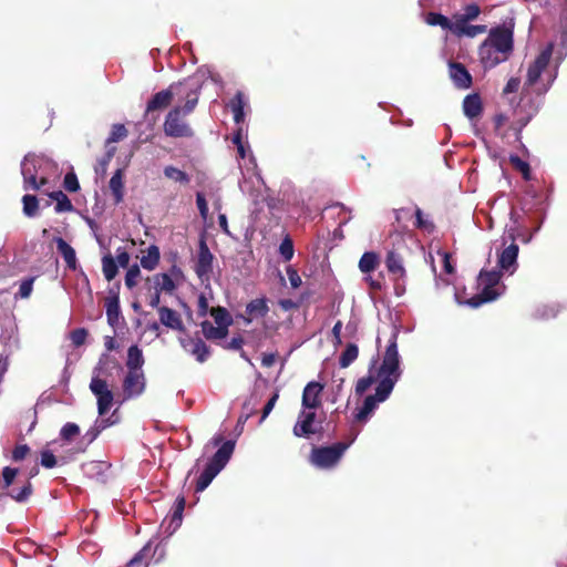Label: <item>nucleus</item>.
<instances>
[{
  "instance_id": "f257e3e1",
  "label": "nucleus",
  "mask_w": 567,
  "mask_h": 567,
  "mask_svg": "<svg viewBox=\"0 0 567 567\" xmlns=\"http://www.w3.org/2000/svg\"><path fill=\"white\" fill-rule=\"evenodd\" d=\"M398 336L399 332L394 330L386 346L382 363L378 369L379 384H377L375 393L364 399L362 406L354 416L355 421L360 423L367 422L377 409L378 403L384 402L390 396L395 383L402 374L396 342Z\"/></svg>"
},
{
  "instance_id": "f03ea898",
  "label": "nucleus",
  "mask_w": 567,
  "mask_h": 567,
  "mask_svg": "<svg viewBox=\"0 0 567 567\" xmlns=\"http://www.w3.org/2000/svg\"><path fill=\"white\" fill-rule=\"evenodd\" d=\"M553 43H549L528 65L520 100L514 109V121L511 124V130L514 131L517 141L522 138L523 128L538 112V104L529 94L528 89L536 85L543 72L547 69L553 54Z\"/></svg>"
},
{
  "instance_id": "7ed1b4c3",
  "label": "nucleus",
  "mask_w": 567,
  "mask_h": 567,
  "mask_svg": "<svg viewBox=\"0 0 567 567\" xmlns=\"http://www.w3.org/2000/svg\"><path fill=\"white\" fill-rule=\"evenodd\" d=\"M200 87L202 85L198 84L194 90H189V93L182 91L183 102L172 107L165 116L163 131L166 136L174 138H190L194 136V131L186 121V116L195 110L199 100Z\"/></svg>"
},
{
  "instance_id": "20e7f679",
  "label": "nucleus",
  "mask_w": 567,
  "mask_h": 567,
  "mask_svg": "<svg viewBox=\"0 0 567 567\" xmlns=\"http://www.w3.org/2000/svg\"><path fill=\"white\" fill-rule=\"evenodd\" d=\"M199 83L194 79H185L177 83H172L167 89L155 93L146 104L144 112V120L147 122L155 123L157 121L156 112H162L167 109L174 99L177 97V102H183L182 91L189 93V90H194Z\"/></svg>"
},
{
  "instance_id": "39448f33",
  "label": "nucleus",
  "mask_w": 567,
  "mask_h": 567,
  "mask_svg": "<svg viewBox=\"0 0 567 567\" xmlns=\"http://www.w3.org/2000/svg\"><path fill=\"white\" fill-rule=\"evenodd\" d=\"M104 364H112L114 368L121 369L118 361L107 353H103L100 357L99 363L94 369V373L96 375L91 379L90 390L97 400V412L101 416L105 415L110 411L114 401L113 392L109 389L106 381L100 378L102 373V365Z\"/></svg>"
},
{
  "instance_id": "423d86ee",
  "label": "nucleus",
  "mask_w": 567,
  "mask_h": 567,
  "mask_svg": "<svg viewBox=\"0 0 567 567\" xmlns=\"http://www.w3.org/2000/svg\"><path fill=\"white\" fill-rule=\"evenodd\" d=\"M501 272L496 270H482L477 277V286L482 288L481 292L470 298L466 303L477 308L485 302L495 300L499 292L496 290L501 281Z\"/></svg>"
},
{
  "instance_id": "0eeeda50",
  "label": "nucleus",
  "mask_w": 567,
  "mask_h": 567,
  "mask_svg": "<svg viewBox=\"0 0 567 567\" xmlns=\"http://www.w3.org/2000/svg\"><path fill=\"white\" fill-rule=\"evenodd\" d=\"M349 446L350 443L346 442H338L330 446H315L310 455L311 463L320 468H330L340 461Z\"/></svg>"
},
{
  "instance_id": "6e6552de",
  "label": "nucleus",
  "mask_w": 567,
  "mask_h": 567,
  "mask_svg": "<svg viewBox=\"0 0 567 567\" xmlns=\"http://www.w3.org/2000/svg\"><path fill=\"white\" fill-rule=\"evenodd\" d=\"M380 265V257L374 251H365L359 260V269L362 274H368L365 278L369 287L373 291L382 290L384 286V275L380 272L377 277H372L370 274L374 271Z\"/></svg>"
},
{
  "instance_id": "1a4fd4ad",
  "label": "nucleus",
  "mask_w": 567,
  "mask_h": 567,
  "mask_svg": "<svg viewBox=\"0 0 567 567\" xmlns=\"http://www.w3.org/2000/svg\"><path fill=\"white\" fill-rule=\"evenodd\" d=\"M484 43H489L491 47L498 50V53H504L509 58L514 50L513 30L504 25L493 28Z\"/></svg>"
},
{
  "instance_id": "9d476101",
  "label": "nucleus",
  "mask_w": 567,
  "mask_h": 567,
  "mask_svg": "<svg viewBox=\"0 0 567 567\" xmlns=\"http://www.w3.org/2000/svg\"><path fill=\"white\" fill-rule=\"evenodd\" d=\"M43 158L40 156L29 153L21 162V175L23 177V189L30 190V188H37L38 174L42 167Z\"/></svg>"
},
{
  "instance_id": "9b49d317",
  "label": "nucleus",
  "mask_w": 567,
  "mask_h": 567,
  "mask_svg": "<svg viewBox=\"0 0 567 567\" xmlns=\"http://www.w3.org/2000/svg\"><path fill=\"white\" fill-rule=\"evenodd\" d=\"M214 255L210 252L204 238L199 240L195 272L202 284L209 282L213 272Z\"/></svg>"
},
{
  "instance_id": "f8f14e48",
  "label": "nucleus",
  "mask_w": 567,
  "mask_h": 567,
  "mask_svg": "<svg viewBox=\"0 0 567 567\" xmlns=\"http://www.w3.org/2000/svg\"><path fill=\"white\" fill-rule=\"evenodd\" d=\"M146 386V378L143 371H127L123 380L124 399H132L141 395Z\"/></svg>"
},
{
  "instance_id": "ddd939ff",
  "label": "nucleus",
  "mask_w": 567,
  "mask_h": 567,
  "mask_svg": "<svg viewBox=\"0 0 567 567\" xmlns=\"http://www.w3.org/2000/svg\"><path fill=\"white\" fill-rule=\"evenodd\" d=\"M107 323L115 328L118 324L121 309H120V282L115 284L109 290V296L105 298L104 302Z\"/></svg>"
},
{
  "instance_id": "4468645a",
  "label": "nucleus",
  "mask_w": 567,
  "mask_h": 567,
  "mask_svg": "<svg viewBox=\"0 0 567 567\" xmlns=\"http://www.w3.org/2000/svg\"><path fill=\"white\" fill-rule=\"evenodd\" d=\"M210 442L214 446L220 445V447L216 451L209 461L224 468L234 453L235 441L228 440L224 442L223 435L218 434L215 435Z\"/></svg>"
},
{
  "instance_id": "2eb2a0df",
  "label": "nucleus",
  "mask_w": 567,
  "mask_h": 567,
  "mask_svg": "<svg viewBox=\"0 0 567 567\" xmlns=\"http://www.w3.org/2000/svg\"><path fill=\"white\" fill-rule=\"evenodd\" d=\"M478 55L484 69H493L509 59L504 53H498V50L491 47L489 43L484 42L478 48Z\"/></svg>"
},
{
  "instance_id": "dca6fc26",
  "label": "nucleus",
  "mask_w": 567,
  "mask_h": 567,
  "mask_svg": "<svg viewBox=\"0 0 567 567\" xmlns=\"http://www.w3.org/2000/svg\"><path fill=\"white\" fill-rule=\"evenodd\" d=\"M181 346L199 363H204L210 355V348L198 337L181 339Z\"/></svg>"
},
{
  "instance_id": "f3484780",
  "label": "nucleus",
  "mask_w": 567,
  "mask_h": 567,
  "mask_svg": "<svg viewBox=\"0 0 567 567\" xmlns=\"http://www.w3.org/2000/svg\"><path fill=\"white\" fill-rule=\"evenodd\" d=\"M323 385L317 381L309 382L302 392V406L306 409H318L321 406V394Z\"/></svg>"
},
{
  "instance_id": "a211bd4d",
  "label": "nucleus",
  "mask_w": 567,
  "mask_h": 567,
  "mask_svg": "<svg viewBox=\"0 0 567 567\" xmlns=\"http://www.w3.org/2000/svg\"><path fill=\"white\" fill-rule=\"evenodd\" d=\"M385 267L391 279H405L406 270L404 268L403 257L395 250H389L385 257Z\"/></svg>"
},
{
  "instance_id": "6ab92c4d",
  "label": "nucleus",
  "mask_w": 567,
  "mask_h": 567,
  "mask_svg": "<svg viewBox=\"0 0 567 567\" xmlns=\"http://www.w3.org/2000/svg\"><path fill=\"white\" fill-rule=\"evenodd\" d=\"M449 73L456 87L468 89L472 85V75L464 64L451 62L449 64Z\"/></svg>"
},
{
  "instance_id": "aec40b11",
  "label": "nucleus",
  "mask_w": 567,
  "mask_h": 567,
  "mask_svg": "<svg viewBox=\"0 0 567 567\" xmlns=\"http://www.w3.org/2000/svg\"><path fill=\"white\" fill-rule=\"evenodd\" d=\"M159 321L165 327L176 330V331H185V326L179 313L166 306L158 308Z\"/></svg>"
},
{
  "instance_id": "412c9836",
  "label": "nucleus",
  "mask_w": 567,
  "mask_h": 567,
  "mask_svg": "<svg viewBox=\"0 0 567 567\" xmlns=\"http://www.w3.org/2000/svg\"><path fill=\"white\" fill-rule=\"evenodd\" d=\"M300 417L302 420H299L295 426H293V434L298 437H308L311 434L316 433V430L313 427V422L316 420V413L315 412H301Z\"/></svg>"
},
{
  "instance_id": "4be33fe9",
  "label": "nucleus",
  "mask_w": 567,
  "mask_h": 567,
  "mask_svg": "<svg viewBox=\"0 0 567 567\" xmlns=\"http://www.w3.org/2000/svg\"><path fill=\"white\" fill-rule=\"evenodd\" d=\"M269 307L266 298H257L251 300L246 306V315L244 320L246 323H250L254 318H264L268 315Z\"/></svg>"
},
{
  "instance_id": "5701e85b",
  "label": "nucleus",
  "mask_w": 567,
  "mask_h": 567,
  "mask_svg": "<svg viewBox=\"0 0 567 567\" xmlns=\"http://www.w3.org/2000/svg\"><path fill=\"white\" fill-rule=\"evenodd\" d=\"M153 284V287H148V290L157 289L158 291L173 292L176 289V285L172 277L167 274H155L152 277L146 278V285Z\"/></svg>"
},
{
  "instance_id": "b1692460",
  "label": "nucleus",
  "mask_w": 567,
  "mask_h": 567,
  "mask_svg": "<svg viewBox=\"0 0 567 567\" xmlns=\"http://www.w3.org/2000/svg\"><path fill=\"white\" fill-rule=\"evenodd\" d=\"M54 241L56 244V249L63 257L68 268L71 270H76L78 262L73 247L69 245L62 237L54 238Z\"/></svg>"
},
{
  "instance_id": "393cba45",
  "label": "nucleus",
  "mask_w": 567,
  "mask_h": 567,
  "mask_svg": "<svg viewBox=\"0 0 567 567\" xmlns=\"http://www.w3.org/2000/svg\"><path fill=\"white\" fill-rule=\"evenodd\" d=\"M463 111L468 118H475L483 112L482 99L477 93L465 96L463 101Z\"/></svg>"
},
{
  "instance_id": "a878e982",
  "label": "nucleus",
  "mask_w": 567,
  "mask_h": 567,
  "mask_svg": "<svg viewBox=\"0 0 567 567\" xmlns=\"http://www.w3.org/2000/svg\"><path fill=\"white\" fill-rule=\"evenodd\" d=\"M114 203L120 204L124 199V171L118 168L115 171L109 183Z\"/></svg>"
},
{
  "instance_id": "bb28decb",
  "label": "nucleus",
  "mask_w": 567,
  "mask_h": 567,
  "mask_svg": "<svg viewBox=\"0 0 567 567\" xmlns=\"http://www.w3.org/2000/svg\"><path fill=\"white\" fill-rule=\"evenodd\" d=\"M518 250V245L512 243L501 252L498 257V266L501 267V269L509 270L512 267L516 265Z\"/></svg>"
},
{
  "instance_id": "cd10ccee",
  "label": "nucleus",
  "mask_w": 567,
  "mask_h": 567,
  "mask_svg": "<svg viewBox=\"0 0 567 567\" xmlns=\"http://www.w3.org/2000/svg\"><path fill=\"white\" fill-rule=\"evenodd\" d=\"M202 332L207 340H223L228 336L229 328L214 326L210 321L204 320L200 323Z\"/></svg>"
},
{
  "instance_id": "c85d7f7f",
  "label": "nucleus",
  "mask_w": 567,
  "mask_h": 567,
  "mask_svg": "<svg viewBox=\"0 0 567 567\" xmlns=\"http://www.w3.org/2000/svg\"><path fill=\"white\" fill-rule=\"evenodd\" d=\"M144 355L137 344H133L127 350L126 368L127 371H143Z\"/></svg>"
},
{
  "instance_id": "c756f323",
  "label": "nucleus",
  "mask_w": 567,
  "mask_h": 567,
  "mask_svg": "<svg viewBox=\"0 0 567 567\" xmlns=\"http://www.w3.org/2000/svg\"><path fill=\"white\" fill-rule=\"evenodd\" d=\"M161 258L159 248L156 245H151L147 248V254L141 258V266L146 270H154Z\"/></svg>"
},
{
  "instance_id": "7c9ffc66",
  "label": "nucleus",
  "mask_w": 567,
  "mask_h": 567,
  "mask_svg": "<svg viewBox=\"0 0 567 567\" xmlns=\"http://www.w3.org/2000/svg\"><path fill=\"white\" fill-rule=\"evenodd\" d=\"M49 197L55 200L54 210L56 213H66L74 209L73 204L62 190H55L49 194Z\"/></svg>"
},
{
  "instance_id": "2f4dec72",
  "label": "nucleus",
  "mask_w": 567,
  "mask_h": 567,
  "mask_svg": "<svg viewBox=\"0 0 567 567\" xmlns=\"http://www.w3.org/2000/svg\"><path fill=\"white\" fill-rule=\"evenodd\" d=\"M209 315L214 318L217 326L229 328L234 322L233 317L228 310L221 306L210 308Z\"/></svg>"
},
{
  "instance_id": "473e14b6",
  "label": "nucleus",
  "mask_w": 567,
  "mask_h": 567,
  "mask_svg": "<svg viewBox=\"0 0 567 567\" xmlns=\"http://www.w3.org/2000/svg\"><path fill=\"white\" fill-rule=\"evenodd\" d=\"M163 173L166 178L181 185H188L190 182V177L186 172L173 165L165 166Z\"/></svg>"
},
{
  "instance_id": "72a5a7b5",
  "label": "nucleus",
  "mask_w": 567,
  "mask_h": 567,
  "mask_svg": "<svg viewBox=\"0 0 567 567\" xmlns=\"http://www.w3.org/2000/svg\"><path fill=\"white\" fill-rule=\"evenodd\" d=\"M359 355V348L354 343H348L339 358L340 368H348Z\"/></svg>"
},
{
  "instance_id": "f704fd0d",
  "label": "nucleus",
  "mask_w": 567,
  "mask_h": 567,
  "mask_svg": "<svg viewBox=\"0 0 567 567\" xmlns=\"http://www.w3.org/2000/svg\"><path fill=\"white\" fill-rule=\"evenodd\" d=\"M152 549V544L148 542L140 549L134 557L127 563L126 567H148L147 558Z\"/></svg>"
},
{
  "instance_id": "c9c22d12",
  "label": "nucleus",
  "mask_w": 567,
  "mask_h": 567,
  "mask_svg": "<svg viewBox=\"0 0 567 567\" xmlns=\"http://www.w3.org/2000/svg\"><path fill=\"white\" fill-rule=\"evenodd\" d=\"M102 270L107 281H111L116 277L118 272V266L111 254L103 256Z\"/></svg>"
},
{
  "instance_id": "e433bc0d",
  "label": "nucleus",
  "mask_w": 567,
  "mask_h": 567,
  "mask_svg": "<svg viewBox=\"0 0 567 567\" xmlns=\"http://www.w3.org/2000/svg\"><path fill=\"white\" fill-rule=\"evenodd\" d=\"M22 206L23 214L29 218L35 217L39 213V200L35 195H24Z\"/></svg>"
},
{
  "instance_id": "4c0bfd02",
  "label": "nucleus",
  "mask_w": 567,
  "mask_h": 567,
  "mask_svg": "<svg viewBox=\"0 0 567 567\" xmlns=\"http://www.w3.org/2000/svg\"><path fill=\"white\" fill-rule=\"evenodd\" d=\"M509 163L513 165V167L516 171L522 173L523 178L525 181H530L532 179L530 166H529V164L526 161L522 159L518 155H511Z\"/></svg>"
},
{
  "instance_id": "58836bf2",
  "label": "nucleus",
  "mask_w": 567,
  "mask_h": 567,
  "mask_svg": "<svg viewBox=\"0 0 567 567\" xmlns=\"http://www.w3.org/2000/svg\"><path fill=\"white\" fill-rule=\"evenodd\" d=\"M378 382L379 383V379H378V372L374 374H369L367 377H363V378H360L358 381H357V384H355V394L357 395H362L363 393H365L370 386Z\"/></svg>"
},
{
  "instance_id": "ea45409f",
  "label": "nucleus",
  "mask_w": 567,
  "mask_h": 567,
  "mask_svg": "<svg viewBox=\"0 0 567 567\" xmlns=\"http://www.w3.org/2000/svg\"><path fill=\"white\" fill-rule=\"evenodd\" d=\"M425 22L429 25H439L444 30H447V28L450 27V19L439 12H429L425 17Z\"/></svg>"
},
{
  "instance_id": "a19ab883",
  "label": "nucleus",
  "mask_w": 567,
  "mask_h": 567,
  "mask_svg": "<svg viewBox=\"0 0 567 567\" xmlns=\"http://www.w3.org/2000/svg\"><path fill=\"white\" fill-rule=\"evenodd\" d=\"M80 434V427L78 424L68 422L60 430V436L63 441L70 443L75 436Z\"/></svg>"
},
{
  "instance_id": "79ce46f5",
  "label": "nucleus",
  "mask_w": 567,
  "mask_h": 567,
  "mask_svg": "<svg viewBox=\"0 0 567 567\" xmlns=\"http://www.w3.org/2000/svg\"><path fill=\"white\" fill-rule=\"evenodd\" d=\"M128 132L124 124H114L106 140V145L117 143L127 136Z\"/></svg>"
},
{
  "instance_id": "37998d69",
  "label": "nucleus",
  "mask_w": 567,
  "mask_h": 567,
  "mask_svg": "<svg viewBox=\"0 0 567 567\" xmlns=\"http://www.w3.org/2000/svg\"><path fill=\"white\" fill-rule=\"evenodd\" d=\"M141 276V269L137 264H134L128 267L125 275V286L128 289H133L137 285V280Z\"/></svg>"
},
{
  "instance_id": "c03bdc74",
  "label": "nucleus",
  "mask_w": 567,
  "mask_h": 567,
  "mask_svg": "<svg viewBox=\"0 0 567 567\" xmlns=\"http://www.w3.org/2000/svg\"><path fill=\"white\" fill-rule=\"evenodd\" d=\"M246 104L247 103L244 92L237 91L234 97L229 101L228 107L233 113H239L244 112Z\"/></svg>"
},
{
  "instance_id": "a18cd8bd",
  "label": "nucleus",
  "mask_w": 567,
  "mask_h": 567,
  "mask_svg": "<svg viewBox=\"0 0 567 567\" xmlns=\"http://www.w3.org/2000/svg\"><path fill=\"white\" fill-rule=\"evenodd\" d=\"M279 252L285 261H289L293 257V243L289 236L285 237L279 246Z\"/></svg>"
},
{
  "instance_id": "49530a36",
  "label": "nucleus",
  "mask_w": 567,
  "mask_h": 567,
  "mask_svg": "<svg viewBox=\"0 0 567 567\" xmlns=\"http://www.w3.org/2000/svg\"><path fill=\"white\" fill-rule=\"evenodd\" d=\"M115 151H116L115 147L107 150V152L104 154V156L99 159L97 166L95 167V172L97 174H100L102 176L105 175L107 166H109L111 159L113 158Z\"/></svg>"
},
{
  "instance_id": "de8ad7c7",
  "label": "nucleus",
  "mask_w": 567,
  "mask_h": 567,
  "mask_svg": "<svg viewBox=\"0 0 567 567\" xmlns=\"http://www.w3.org/2000/svg\"><path fill=\"white\" fill-rule=\"evenodd\" d=\"M466 24L467 21L464 20L462 16H456L454 22L450 20V27L447 28V30H450L453 34L460 38L464 35V28H466Z\"/></svg>"
},
{
  "instance_id": "09e8293b",
  "label": "nucleus",
  "mask_w": 567,
  "mask_h": 567,
  "mask_svg": "<svg viewBox=\"0 0 567 567\" xmlns=\"http://www.w3.org/2000/svg\"><path fill=\"white\" fill-rule=\"evenodd\" d=\"M87 338V330L84 328H78L70 332V340L74 347H81L85 343Z\"/></svg>"
},
{
  "instance_id": "8fccbe9b",
  "label": "nucleus",
  "mask_w": 567,
  "mask_h": 567,
  "mask_svg": "<svg viewBox=\"0 0 567 567\" xmlns=\"http://www.w3.org/2000/svg\"><path fill=\"white\" fill-rule=\"evenodd\" d=\"M19 473L18 468L6 466L2 470V488H8L12 485L14 478Z\"/></svg>"
},
{
  "instance_id": "3c124183",
  "label": "nucleus",
  "mask_w": 567,
  "mask_h": 567,
  "mask_svg": "<svg viewBox=\"0 0 567 567\" xmlns=\"http://www.w3.org/2000/svg\"><path fill=\"white\" fill-rule=\"evenodd\" d=\"M245 343L244 338L238 334L236 337H233L231 340L223 346L226 350H233V351H241V357L247 359L245 351L243 350V346Z\"/></svg>"
},
{
  "instance_id": "603ef678",
  "label": "nucleus",
  "mask_w": 567,
  "mask_h": 567,
  "mask_svg": "<svg viewBox=\"0 0 567 567\" xmlns=\"http://www.w3.org/2000/svg\"><path fill=\"white\" fill-rule=\"evenodd\" d=\"M63 187L70 193H75L80 189L78 177L73 172L65 174L63 179Z\"/></svg>"
},
{
  "instance_id": "864d4df0",
  "label": "nucleus",
  "mask_w": 567,
  "mask_h": 567,
  "mask_svg": "<svg viewBox=\"0 0 567 567\" xmlns=\"http://www.w3.org/2000/svg\"><path fill=\"white\" fill-rule=\"evenodd\" d=\"M34 279H35L34 277H31V278H28V279H24L21 281L19 292H18V296L20 298L25 299V298L30 297L32 289H33Z\"/></svg>"
},
{
  "instance_id": "5fc2aeb1",
  "label": "nucleus",
  "mask_w": 567,
  "mask_h": 567,
  "mask_svg": "<svg viewBox=\"0 0 567 567\" xmlns=\"http://www.w3.org/2000/svg\"><path fill=\"white\" fill-rule=\"evenodd\" d=\"M196 205L199 210V215L204 220L208 218V204L205 198V195L200 192L196 194Z\"/></svg>"
},
{
  "instance_id": "6e6d98bb",
  "label": "nucleus",
  "mask_w": 567,
  "mask_h": 567,
  "mask_svg": "<svg viewBox=\"0 0 567 567\" xmlns=\"http://www.w3.org/2000/svg\"><path fill=\"white\" fill-rule=\"evenodd\" d=\"M213 480L214 478L207 472L203 471L196 482L195 491L196 492L205 491L209 486V484L212 483Z\"/></svg>"
},
{
  "instance_id": "4d7b16f0",
  "label": "nucleus",
  "mask_w": 567,
  "mask_h": 567,
  "mask_svg": "<svg viewBox=\"0 0 567 567\" xmlns=\"http://www.w3.org/2000/svg\"><path fill=\"white\" fill-rule=\"evenodd\" d=\"M30 453V447L27 444L17 445L12 451V460L14 462L22 461Z\"/></svg>"
},
{
  "instance_id": "13d9d810",
  "label": "nucleus",
  "mask_w": 567,
  "mask_h": 567,
  "mask_svg": "<svg viewBox=\"0 0 567 567\" xmlns=\"http://www.w3.org/2000/svg\"><path fill=\"white\" fill-rule=\"evenodd\" d=\"M32 494V485L30 482H28L19 493L17 494H10V496L17 501V502H24L29 498V496Z\"/></svg>"
},
{
  "instance_id": "bf43d9fd",
  "label": "nucleus",
  "mask_w": 567,
  "mask_h": 567,
  "mask_svg": "<svg viewBox=\"0 0 567 567\" xmlns=\"http://www.w3.org/2000/svg\"><path fill=\"white\" fill-rule=\"evenodd\" d=\"M41 465L45 468H52L56 465V457L51 451H43L41 453Z\"/></svg>"
},
{
  "instance_id": "052dcab7",
  "label": "nucleus",
  "mask_w": 567,
  "mask_h": 567,
  "mask_svg": "<svg viewBox=\"0 0 567 567\" xmlns=\"http://www.w3.org/2000/svg\"><path fill=\"white\" fill-rule=\"evenodd\" d=\"M416 223L415 226L420 229L433 230L434 225L423 218L422 210L417 207L415 210Z\"/></svg>"
},
{
  "instance_id": "680f3d73",
  "label": "nucleus",
  "mask_w": 567,
  "mask_h": 567,
  "mask_svg": "<svg viewBox=\"0 0 567 567\" xmlns=\"http://www.w3.org/2000/svg\"><path fill=\"white\" fill-rule=\"evenodd\" d=\"M184 508H185V498L183 496L177 497L176 503H175V509H174V513L172 516L173 522H177V523L182 522V515H183Z\"/></svg>"
},
{
  "instance_id": "e2e57ef3",
  "label": "nucleus",
  "mask_w": 567,
  "mask_h": 567,
  "mask_svg": "<svg viewBox=\"0 0 567 567\" xmlns=\"http://www.w3.org/2000/svg\"><path fill=\"white\" fill-rule=\"evenodd\" d=\"M480 13H481L480 7L475 3H471L465 7V13L461 14V16L464 18V20H466L468 22L471 20L476 19Z\"/></svg>"
},
{
  "instance_id": "0e129e2a",
  "label": "nucleus",
  "mask_w": 567,
  "mask_h": 567,
  "mask_svg": "<svg viewBox=\"0 0 567 567\" xmlns=\"http://www.w3.org/2000/svg\"><path fill=\"white\" fill-rule=\"evenodd\" d=\"M287 275H288V279H289V282L292 288L296 289L301 286V284H302L301 277L299 276L298 271L292 266H289L287 268Z\"/></svg>"
},
{
  "instance_id": "69168bd1",
  "label": "nucleus",
  "mask_w": 567,
  "mask_h": 567,
  "mask_svg": "<svg viewBox=\"0 0 567 567\" xmlns=\"http://www.w3.org/2000/svg\"><path fill=\"white\" fill-rule=\"evenodd\" d=\"M486 25L480 24V25H468L466 24V28H464V35L474 38L478 34L486 32Z\"/></svg>"
},
{
  "instance_id": "338daca9",
  "label": "nucleus",
  "mask_w": 567,
  "mask_h": 567,
  "mask_svg": "<svg viewBox=\"0 0 567 567\" xmlns=\"http://www.w3.org/2000/svg\"><path fill=\"white\" fill-rule=\"evenodd\" d=\"M519 85H520V80L518 78H511L505 87L503 89V94H509V93H514V92H517V90L519 89Z\"/></svg>"
},
{
  "instance_id": "774afa93",
  "label": "nucleus",
  "mask_w": 567,
  "mask_h": 567,
  "mask_svg": "<svg viewBox=\"0 0 567 567\" xmlns=\"http://www.w3.org/2000/svg\"><path fill=\"white\" fill-rule=\"evenodd\" d=\"M116 264L123 268H127L130 264V254L125 249H117Z\"/></svg>"
}]
</instances>
